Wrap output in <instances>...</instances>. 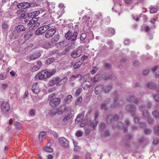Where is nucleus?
<instances>
[{"instance_id":"obj_1","label":"nucleus","mask_w":159,"mask_h":159,"mask_svg":"<svg viewBox=\"0 0 159 159\" xmlns=\"http://www.w3.org/2000/svg\"><path fill=\"white\" fill-rule=\"evenodd\" d=\"M139 108L140 111L142 112L143 118L146 119L147 121H148L149 124H152L153 122V120L152 118H150V114L146 109V108L143 105L139 106Z\"/></svg>"},{"instance_id":"obj_2","label":"nucleus","mask_w":159,"mask_h":159,"mask_svg":"<svg viewBox=\"0 0 159 159\" xmlns=\"http://www.w3.org/2000/svg\"><path fill=\"white\" fill-rule=\"evenodd\" d=\"M40 25V23L36 19V18H33L30 20L28 24V25L30 26L31 29H34L38 27Z\"/></svg>"},{"instance_id":"obj_3","label":"nucleus","mask_w":159,"mask_h":159,"mask_svg":"<svg viewBox=\"0 0 159 159\" xmlns=\"http://www.w3.org/2000/svg\"><path fill=\"white\" fill-rule=\"evenodd\" d=\"M130 124V122L129 121L126 120L125 121V124H122L121 122L118 123L117 125L116 126V127L117 128H120L123 129L125 132L127 131V128ZM116 128V127L114 126L113 128Z\"/></svg>"},{"instance_id":"obj_4","label":"nucleus","mask_w":159,"mask_h":159,"mask_svg":"<svg viewBox=\"0 0 159 159\" xmlns=\"http://www.w3.org/2000/svg\"><path fill=\"white\" fill-rule=\"evenodd\" d=\"M49 27L48 25H45L38 28L35 32L36 35H39L44 34L48 29Z\"/></svg>"},{"instance_id":"obj_5","label":"nucleus","mask_w":159,"mask_h":159,"mask_svg":"<svg viewBox=\"0 0 159 159\" xmlns=\"http://www.w3.org/2000/svg\"><path fill=\"white\" fill-rule=\"evenodd\" d=\"M49 105L52 107H55L58 106L60 103L61 100L60 98H55L49 100Z\"/></svg>"},{"instance_id":"obj_6","label":"nucleus","mask_w":159,"mask_h":159,"mask_svg":"<svg viewBox=\"0 0 159 159\" xmlns=\"http://www.w3.org/2000/svg\"><path fill=\"white\" fill-rule=\"evenodd\" d=\"M128 102H133L135 104L139 105L142 103V101L140 100H138V99L133 96H129L127 98Z\"/></svg>"},{"instance_id":"obj_7","label":"nucleus","mask_w":159,"mask_h":159,"mask_svg":"<svg viewBox=\"0 0 159 159\" xmlns=\"http://www.w3.org/2000/svg\"><path fill=\"white\" fill-rule=\"evenodd\" d=\"M67 111L69 112L67 115L65 116L63 119V121L64 122L67 121L69 120L70 119L74 114V111L71 109H69Z\"/></svg>"},{"instance_id":"obj_8","label":"nucleus","mask_w":159,"mask_h":159,"mask_svg":"<svg viewBox=\"0 0 159 159\" xmlns=\"http://www.w3.org/2000/svg\"><path fill=\"white\" fill-rule=\"evenodd\" d=\"M82 53V50L81 49L77 48L72 52L71 55L73 58H75L81 56Z\"/></svg>"},{"instance_id":"obj_9","label":"nucleus","mask_w":159,"mask_h":159,"mask_svg":"<svg viewBox=\"0 0 159 159\" xmlns=\"http://www.w3.org/2000/svg\"><path fill=\"white\" fill-rule=\"evenodd\" d=\"M125 109L127 111L130 112L132 115H134V112L136 110V108L134 105L131 104L126 105Z\"/></svg>"},{"instance_id":"obj_10","label":"nucleus","mask_w":159,"mask_h":159,"mask_svg":"<svg viewBox=\"0 0 159 159\" xmlns=\"http://www.w3.org/2000/svg\"><path fill=\"white\" fill-rule=\"evenodd\" d=\"M1 107L2 111L4 112H7L9 110V105L6 102H3L2 103Z\"/></svg>"},{"instance_id":"obj_11","label":"nucleus","mask_w":159,"mask_h":159,"mask_svg":"<svg viewBox=\"0 0 159 159\" xmlns=\"http://www.w3.org/2000/svg\"><path fill=\"white\" fill-rule=\"evenodd\" d=\"M59 142L61 146L65 148H67L69 146L68 141L65 138L61 137L59 139Z\"/></svg>"},{"instance_id":"obj_12","label":"nucleus","mask_w":159,"mask_h":159,"mask_svg":"<svg viewBox=\"0 0 159 159\" xmlns=\"http://www.w3.org/2000/svg\"><path fill=\"white\" fill-rule=\"evenodd\" d=\"M26 28L25 27L22 25H19L16 26L15 29L14 30L13 34L18 33L21 31H23L25 30Z\"/></svg>"},{"instance_id":"obj_13","label":"nucleus","mask_w":159,"mask_h":159,"mask_svg":"<svg viewBox=\"0 0 159 159\" xmlns=\"http://www.w3.org/2000/svg\"><path fill=\"white\" fill-rule=\"evenodd\" d=\"M56 30L53 28L49 29L47 31L45 34V37L46 38H50L55 33Z\"/></svg>"},{"instance_id":"obj_14","label":"nucleus","mask_w":159,"mask_h":159,"mask_svg":"<svg viewBox=\"0 0 159 159\" xmlns=\"http://www.w3.org/2000/svg\"><path fill=\"white\" fill-rule=\"evenodd\" d=\"M47 70H42L41 72L38 74L37 76L40 80L44 79L47 78L46 73Z\"/></svg>"},{"instance_id":"obj_15","label":"nucleus","mask_w":159,"mask_h":159,"mask_svg":"<svg viewBox=\"0 0 159 159\" xmlns=\"http://www.w3.org/2000/svg\"><path fill=\"white\" fill-rule=\"evenodd\" d=\"M69 109L68 107H66V106H60L59 107L58 109L57 113L59 115H61L65 111L67 110V111L68 110H69Z\"/></svg>"},{"instance_id":"obj_16","label":"nucleus","mask_w":159,"mask_h":159,"mask_svg":"<svg viewBox=\"0 0 159 159\" xmlns=\"http://www.w3.org/2000/svg\"><path fill=\"white\" fill-rule=\"evenodd\" d=\"M32 90L35 94H38L40 91V89L37 83H34L32 86Z\"/></svg>"},{"instance_id":"obj_17","label":"nucleus","mask_w":159,"mask_h":159,"mask_svg":"<svg viewBox=\"0 0 159 159\" xmlns=\"http://www.w3.org/2000/svg\"><path fill=\"white\" fill-rule=\"evenodd\" d=\"M84 111H82L76 117L75 120V122L76 123H79L82 120L84 116Z\"/></svg>"},{"instance_id":"obj_18","label":"nucleus","mask_w":159,"mask_h":159,"mask_svg":"<svg viewBox=\"0 0 159 159\" xmlns=\"http://www.w3.org/2000/svg\"><path fill=\"white\" fill-rule=\"evenodd\" d=\"M103 91V87L102 85H98L96 87L95 89V93L96 94H100Z\"/></svg>"},{"instance_id":"obj_19","label":"nucleus","mask_w":159,"mask_h":159,"mask_svg":"<svg viewBox=\"0 0 159 159\" xmlns=\"http://www.w3.org/2000/svg\"><path fill=\"white\" fill-rule=\"evenodd\" d=\"M98 123V120L94 119V120L90 121L88 124L92 128L91 130H93L95 129V127L97 126Z\"/></svg>"},{"instance_id":"obj_20","label":"nucleus","mask_w":159,"mask_h":159,"mask_svg":"<svg viewBox=\"0 0 159 159\" xmlns=\"http://www.w3.org/2000/svg\"><path fill=\"white\" fill-rule=\"evenodd\" d=\"M41 54L40 52H35L33 54L30 55L29 57L31 60H35L39 58Z\"/></svg>"},{"instance_id":"obj_21","label":"nucleus","mask_w":159,"mask_h":159,"mask_svg":"<svg viewBox=\"0 0 159 159\" xmlns=\"http://www.w3.org/2000/svg\"><path fill=\"white\" fill-rule=\"evenodd\" d=\"M119 116L117 115H116L113 119V117L111 115H109L107 117V122L108 123H109V121L110 122V120H111V121L112 122L116 120H117L119 119Z\"/></svg>"},{"instance_id":"obj_22","label":"nucleus","mask_w":159,"mask_h":159,"mask_svg":"<svg viewBox=\"0 0 159 159\" xmlns=\"http://www.w3.org/2000/svg\"><path fill=\"white\" fill-rule=\"evenodd\" d=\"M32 35V33L31 32H28L25 33L24 36V39L27 40Z\"/></svg>"},{"instance_id":"obj_23","label":"nucleus","mask_w":159,"mask_h":159,"mask_svg":"<svg viewBox=\"0 0 159 159\" xmlns=\"http://www.w3.org/2000/svg\"><path fill=\"white\" fill-rule=\"evenodd\" d=\"M60 38V35L58 34L55 35L51 39L52 43H54L57 42Z\"/></svg>"},{"instance_id":"obj_24","label":"nucleus","mask_w":159,"mask_h":159,"mask_svg":"<svg viewBox=\"0 0 159 159\" xmlns=\"http://www.w3.org/2000/svg\"><path fill=\"white\" fill-rule=\"evenodd\" d=\"M112 87L111 85H108L103 87V91L106 93H107L110 91Z\"/></svg>"},{"instance_id":"obj_25","label":"nucleus","mask_w":159,"mask_h":159,"mask_svg":"<svg viewBox=\"0 0 159 159\" xmlns=\"http://www.w3.org/2000/svg\"><path fill=\"white\" fill-rule=\"evenodd\" d=\"M78 35V34L76 32H74L73 33H72L70 40L73 41H75L76 39V38Z\"/></svg>"},{"instance_id":"obj_26","label":"nucleus","mask_w":159,"mask_h":159,"mask_svg":"<svg viewBox=\"0 0 159 159\" xmlns=\"http://www.w3.org/2000/svg\"><path fill=\"white\" fill-rule=\"evenodd\" d=\"M147 85L148 87L150 89H154L156 87V85L152 82L148 83Z\"/></svg>"},{"instance_id":"obj_27","label":"nucleus","mask_w":159,"mask_h":159,"mask_svg":"<svg viewBox=\"0 0 159 159\" xmlns=\"http://www.w3.org/2000/svg\"><path fill=\"white\" fill-rule=\"evenodd\" d=\"M47 75V78H49L53 75L55 73V71L54 70H52V71H48L47 70V72H46Z\"/></svg>"},{"instance_id":"obj_28","label":"nucleus","mask_w":159,"mask_h":159,"mask_svg":"<svg viewBox=\"0 0 159 159\" xmlns=\"http://www.w3.org/2000/svg\"><path fill=\"white\" fill-rule=\"evenodd\" d=\"M40 13V12L39 11H35L31 12L29 14V16H32L33 18L34 16H35L38 15Z\"/></svg>"},{"instance_id":"obj_29","label":"nucleus","mask_w":159,"mask_h":159,"mask_svg":"<svg viewBox=\"0 0 159 159\" xmlns=\"http://www.w3.org/2000/svg\"><path fill=\"white\" fill-rule=\"evenodd\" d=\"M107 30L109 34H110L111 35H112L115 34V31L112 28H109L107 29Z\"/></svg>"},{"instance_id":"obj_30","label":"nucleus","mask_w":159,"mask_h":159,"mask_svg":"<svg viewBox=\"0 0 159 159\" xmlns=\"http://www.w3.org/2000/svg\"><path fill=\"white\" fill-rule=\"evenodd\" d=\"M72 99V97L71 95H68L65 100V102L66 103L70 102Z\"/></svg>"},{"instance_id":"obj_31","label":"nucleus","mask_w":159,"mask_h":159,"mask_svg":"<svg viewBox=\"0 0 159 159\" xmlns=\"http://www.w3.org/2000/svg\"><path fill=\"white\" fill-rule=\"evenodd\" d=\"M82 64V62L80 61L76 62L74 66V68L75 69H77L81 66Z\"/></svg>"},{"instance_id":"obj_32","label":"nucleus","mask_w":159,"mask_h":159,"mask_svg":"<svg viewBox=\"0 0 159 159\" xmlns=\"http://www.w3.org/2000/svg\"><path fill=\"white\" fill-rule=\"evenodd\" d=\"M90 18L89 17H88L87 16H84L82 18V20L85 23H87L90 20Z\"/></svg>"},{"instance_id":"obj_33","label":"nucleus","mask_w":159,"mask_h":159,"mask_svg":"<svg viewBox=\"0 0 159 159\" xmlns=\"http://www.w3.org/2000/svg\"><path fill=\"white\" fill-rule=\"evenodd\" d=\"M71 35L72 32L70 31H68L67 33L65 34V37L66 39L70 40L71 36Z\"/></svg>"},{"instance_id":"obj_34","label":"nucleus","mask_w":159,"mask_h":159,"mask_svg":"<svg viewBox=\"0 0 159 159\" xmlns=\"http://www.w3.org/2000/svg\"><path fill=\"white\" fill-rule=\"evenodd\" d=\"M117 100V98H115L114 99V104H112L111 105V107H115L119 106V103H120L118 102Z\"/></svg>"},{"instance_id":"obj_35","label":"nucleus","mask_w":159,"mask_h":159,"mask_svg":"<svg viewBox=\"0 0 159 159\" xmlns=\"http://www.w3.org/2000/svg\"><path fill=\"white\" fill-rule=\"evenodd\" d=\"M152 114L155 118H159V111L155 110L152 111Z\"/></svg>"},{"instance_id":"obj_36","label":"nucleus","mask_w":159,"mask_h":159,"mask_svg":"<svg viewBox=\"0 0 159 159\" xmlns=\"http://www.w3.org/2000/svg\"><path fill=\"white\" fill-rule=\"evenodd\" d=\"M43 149L48 152H52L53 151L51 147L48 146H46L44 147Z\"/></svg>"},{"instance_id":"obj_37","label":"nucleus","mask_w":159,"mask_h":159,"mask_svg":"<svg viewBox=\"0 0 159 159\" xmlns=\"http://www.w3.org/2000/svg\"><path fill=\"white\" fill-rule=\"evenodd\" d=\"M45 134V133L42 131L40 132L39 134V138L40 141H42L43 139V138Z\"/></svg>"},{"instance_id":"obj_38","label":"nucleus","mask_w":159,"mask_h":159,"mask_svg":"<svg viewBox=\"0 0 159 159\" xmlns=\"http://www.w3.org/2000/svg\"><path fill=\"white\" fill-rule=\"evenodd\" d=\"M51 47V44L48 43L46 42L44 43L43 45V47L45 48H48Z\"/></svg>"},{"instance_id":"obj_39","label":"nucleus","mask_w":159,"mask_h":159,"mask_svg":"<svg viewBox=\"0 0 159 159\" xmlns=\"http://www.w3.org/2000/svg\"><path fill=\"white\" fill-rule=\"evenodd\" d=\"M54 61V58L51 57L48 59L46 61V64H50L52 63Z\"/></svg>"},{"instance_id":"obj_40","label":"nucleus","mask_w":159,"mask_h":159,"mask_svg":"<svg viewBox=\"0 0 159 159\" xmlns=\"http://www.w3.org/2000/svg\"><path fill=\"white\" fill-rule=\"evenodd\" d=\"M87 37L86 34L85 33H82L80 37V39L81 41L84 40Z\"/></svg>"},{"instance_id":"obj_41","label":"nucleus","mask_w":159,"mask_h":159,"mask_svg":"<svg viewBox=\"0 0 159 159\" xmlns=\"http://www.w3.org/2000/svg\"><path fill=\"white\" fill-rule=\"evenodd\" d=\"M7 87L8 84L7 83L2 84L1 89L2 90L4 91L7 88Z\"/></svg>"},{"instance_id":"obj_42","label":"nucleus","mask_w":159,"mask_h":159,"mask_svg":"<svg viewBox=\"0 0 159 159\" xmlns=\"http://www.w3.org/2000/svg\"><path fill=\"white\" fill-rule=\"evenodd\" d=\"M2 28L5 30H6L8 28V25L7 23L6 22H3L2 25Z\"/></svg>"},{"instance_id":"obj_43","label":"nucleus","mask_w":159,"mask_h":159,"mask_svg":"<svg viewBox=\"0 0 159 159\" xmlns=\"http://www.w3.org/2000/svg\"><path fill=\"white\" fill-rule=\"evenodd\" d=\"M82 101V98L80 97L76 99L75 102V105H79L81 102Z\"/></svg>"},{"instance_id":"obj_44","label":"nucleus","mask_w":159,"mask_h":159,"mask_svg":"<svg viewBox=\"0 0 159 159\" xmlns=\"http://www.w3.org/2000/svg\"><path fill=\"white\" fill-rule=\"evenodd\" d=\"M144 132L146 134H149L152 132V130L149 129H144Z\"/></svg>"},{"instance_id":"obj_45","label":"nucleus","mask_w":159,"mask_h":159,"mask_svg":"<svg viewBox=\"0 0 159 159\" xmlns=\"http://www.w3.org/2000/svg\"><path fill=\"white\" fill-rule=\"evenodd\" d=\"M54 81V83L55 84H56L58 86H59V77H56L53 79Z\"/></svg>"},{"instance_id":"obj_46","label":"nucleus","mask_w":159,"mask_h":159,"mask_svg":"<svg viewBox=\"0 0 159 159\" xmlns=\"http://www.w3.org/2000/svg\"><path fill=\"white\" fill-rule=\"evenodd\" d=\"M157 11V8L155 7H152L151 8L150 10V13L153 14L156 12Z\"/></svg>"},{"instance_id":"obj_47","label":"nucleus","mask_w":159,"mask_h":159,"mask_svg":"<svg viewBox=\"0 0 159 159\" xmlns=\"http://www.w3.org/2000/svg\"><path fill=\"white\" fill-rule=\"evenodd\" d=\"M29 18L28 17L25 18H23V19L21 20V22L23 24H25L29 21Z\"/></svg>"},{"instance_id":"obj_48","label":"nucleus","mask_w":159,"mask_h":159,"mask_svg":"<svg viewBox=\"0 0 159 159\" xmlns=\"http://www.w3.org/2000/svg\"><path fill=\"white\" fill-rule=\"evenodd\" d=\"M58 53V51L56 49H54L50 52L49 55L52 56L54 54H57Z\"/></svg>"},{"instance_id":"obj_49","label":"nucleus","mask_w":159,"mask_h":159,"mask_svg":"<svg viewBox=\"0 0 159 159\" xmlns=\"http://www.w3.org/2000/svg\"><path fill=\"white\" fill-rule=\"evenodd\" d=\"M56 95V93H53L51 94L50 95H49L48 96V100H50V99H53V98Z\"/></svg>"},{"instance_id":"obj_50","label":"nucleus","mask_w":159,"mask_h":159,"mask_svg":"<svg viewBox=\"0 0 159 159\" xmlns=\"http://www.w3.org/2000/svg\"><path fill=\"white\" fill-rule=\"evenodd\" d=\"M154 133L156 135H159V126L155 128Z\"/></svg>"},{"instance_id":"obj_51","label":"nucleus","mask_w":159,"mask_h":159,"mask_svg":"<svg viewBox=\"0 0 159 159\" xmlns=\"http://www.w3.org/2000/svg\"><path fill=\"white\" fill-rule=\"evenodd\" d=\"M157 91L159 93V94L154 95V97L155 100L157 102H158L159 101V89H157Z\"/></svg>"},{"instance_id":"obj_52","label":"nucleus","mask_w":159,"mask_h":159,"mask_svg":"<svg viewBox=\"0 0 159 159\" xmlns=\"http://www.w3.org/2000/svg\"><path fill=\"white\" fill-rule=\"evenodd\" d=\"M6 78V75L4 74L0 75V80H4Z\"/></svg>"},{"instance_id":"obj_53","label":"nucleus","mask_w":159,"mask_h":159,"mask_svg":"<svg viewBox=\"0 0 159 159\" xmlns=\"http://www.w3.org/2000/svg\"><path fill=\"white\" fill-rule=\"evenodd\" d=\"M82 91V89H78L75 93V95H76V96H78L80 94V93Z\"/></svg>"},{"instance_id":"obj_54","label":"nucleus","mask_w":159,"mask_h":159,"mask_svg":"<svg viewBox=\"0 0 159 159\" xmlns=\"http://www.w3.org/2000/svg\"><path fill=\"white\" fill-rule=\"evenodd\" d=\"M81 78V75L79 74H77L75 75H73L71 76V78Z\"/></svg>"},{"instance_id":"obj_55","label":"nucleus","mask_w":159,"mask_h":159,"mask_svg":"<svg viewBox=\"0 0 159 159\" xmlns=\"http://www.w3.org/2000/svg\"><path fill=\"white\" fill-rule=\"evenodd\" d=\"M73 143L75 146L74 150H77V149H76V148H78V146H77L78 144V142L75 141H73Z\"/></svg>"},{"instance_id":"obj_56","label":"nucleus","mask_w":159,"mask_h":159,"mask_svg":"<svg viewBox=\"0 0 159 159\" xmlns=\"http://www.w3.org/2000/svg\"><path fill=\"white\" fill-rule=\"evenodd\" d=\"M75 135L77 137H80L82 136V133L81 131H78L77 132Z\"/></svg>"},{"instance_id":"obj_57","label":"nucleus","mask_w":159,"mask_h":159,"mask_svg":"<svg viewBox=\"0 0 159 159\" xmlns=\"http://www.w3.org/2000/svg\"><path fill=\"white\" fill-rule=\"evenodd\" d=\"M91 157V154L90 153L87 152L86 155V159H92Z\"/></svg>"},{"instance_id":"obj_58","label":"nucleus","mask_w":159,"mask_h":159,"mask_svg":"<svg viewBox=\"0 0 159 159\" xmlns=\"http://www.w3.org/2000/svg\"><path fill=\"white\" fill-rule=\"evenodd\" d=\"M64 44V42L62 41L58 43L57 44V45L58 47H61L62 46H63Z\"/></svg>"},{"instance_id":"obj_59","label":"nucleus","mask_w":159,"mask_h":159,"mask_svg":"<svg viewBox=\"0 0 159 159\" xmlns=\"http://www.w3.org/2000/svg\"><path fill=\"white\" fill-rule=\"evenodd\" d=\"M99 79V75H95L93 78V81L95 82L98 81Z\"/></svg>"},{"instance_id":"obj_60","label":"nucleus","mask_w":159,"mask_h":159,"mask_svg":"<svg viewBox=\"0 0 159 159\" xmlns=\"http://www.w3.org/2000/svg\"><path fill=\"white\" fill-rule=\"evenodd\" d=\"M24 6H25V4L24 3H20L17 5V7L18 8H21L23 7Z\"/></svg>"},{"instance_id":"obj_61","label":"nucleus","mask_w":159,"mask_h":159,"mask_svg":"<svg viewBox=\"0 0 159 159\" xmlns=\"http://www.w3.org/2000/svg\"><path fill=\"white\" fill-rule=\"evenodd\" d=\"M27 17L26 16V15L24 13H23L20 15L19 16V18L20 19V20L23 19V18H25Z\"/></svg>"},{"instance_id":"obj_62","label":"nucleus","mask_w":159,"mask_h":159,"mask_svg":"<svg viewBox=\"0 0 159 159\" xmlns=\"http://www.w3.org/2000/svg\"><path fill=\"white\" fill-rule=\"evenodd\" d=\"M57 112V111L55 109H53L51 110L50 111V114L51 115H54L56 114Z\"/></svg>"},{"instance_id":"obj_63","label":"nucleus","mask_w":159,"mask_h":159,"mask_svg":"<svg viewBox=\"0 0 159 159\" xmlns=\"http://www.w3.org/2000/svg\"><path fill=\"white\" fill-rule=\"evenodd\" d=\"M125 2L126 4H130L133 3V0H125Z\"/></svg>"},{"instance_id":"obj_64","label":"nucleus","mask_w":159,"mask_h":159,"mask_svg":"<svg viewBox=\"0 0 159 159\" xmlns=\"http://www.w3.org/2000/svg\"><path fill=\"white\" fill-rule=\"evenodd\" d=\"M85 132L86 134H90V131L89 129L85 128Z\"/></svg>"}]
</instances>
